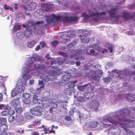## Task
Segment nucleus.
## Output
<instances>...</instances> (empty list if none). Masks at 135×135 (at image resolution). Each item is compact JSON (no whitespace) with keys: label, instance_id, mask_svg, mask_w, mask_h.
<instances>
[{"label":"nucleus","instance_id":"1","mask_svg":"<svg viewBox=\"0 0 135 135\" xmlns=\"http://www.w3.org/2000/svg\"><path fill=\"white\" fill-rule=\"evenodd\" d=\"M118 112L119 115H118V112L110 114L108 116H106L103 118V120L105 122H109L110 120H114L116 122H121L123 120L127 121V118L130 113L129 109L127 108L122 109L120 110Z\"/></svg>","mask_w":135,"mask_h":135},{"label":"nucleus","instance_id":"2","mask_svg":"<svg viewBox=\"0 0 135 135\" xmlns=\"http://www.w3.org/2000/svg\"><path fill=\"white\" fill-rule=\"evenodd\" d=\"M109 120L110 122L112 123L115 125L118 124L122 128H124V127L132 128H135V122L133 123V122L130 119L127 120V121L125 120L124 121L123 120L120 122L111 120Z\"/></svg>","mask_w":135,"mask_h":135},{"label":"nucleus","instance_id":"3","mask_svg":"<svg viewBox=\"0 0 135 135\" xmlns=\"http://www.w3.org/2000/svg\"><path fill=\"white\" fill-rule=\"evenodd\" d=\"M66 14V13H64L61 16H56L55 14L52 13L51 15V18H48L46 21L48 23H51L53 22V20L55 19L57 20L62 21L64 23H65L64 20L65 19Z\"/></svg>","mask_w":135,"mask_h":135},{"label":"nucleus","instance_id":"4","mask_svg":"<svg viewBox=\"0 0 135 135\" xmlns=\"http://www.w3.org/2000/svg\"><path fill=\"white\" fill-rule=\"evenodd\" d=\"M42 108L40 106H37L33 107L30 110L31 113L35 116H40L42 114Z\"/></svg>","mask_w":135,"mask_h":135},{"label":"nucleus","instance_id":"5","mask_svg":"<svg viewBox=\"0 0 135 135\" xmlns=\"http://www.w3.org/2000/svg\"><path fill=\"white\" fill-rule=\"evenodd\" d=\"M44 21H42L35 22L33 20H30L28 21L27 24L29 25L30 28L34 30L36 28V25H38L39 27H42L44 26Z\"/></svg>","mask_w":135,"mask_h":135},{"label":"nucleus","instance_id":"6","mask_svg":"<svg viewBox=\"0 0 135 135\" xmlns=\"http://www.w3.org/2000/svg\"><path fill=\"white\" fill-rule=\"evenodd\" d=\"M99 15H105L106 14L105 12H102L99 13V12H90L89 15H87L86 13H84L82 14V16L84 17V19L86 20L90 17Z\"/></svg>","mask_w":135,"mask_h":135},{"label":"nucleus","instance_id":"7","mask_svg":"<svg viewBox=\"0 0 135 135\" xmlns=\"http://www.w3.org/2000/svg\"><path fill=\"white\" fill-rule=\"evenodd\" d=\"M33 67L35 69L39 70L43 74H45L48 71L47 67L44 65H41L36 63L35 64Z\"/></svg>","mask_w":135,"mask_h":135},{"label":"nucleus","instance_id":"8","mask_svg":"<svg viewBox=\"0 0 135 135\" xmlns=\"http://www.w3.org/2000/svg\"><path fill=\"white\" fill-rule=\"evenodd\" d=\"M100 105L99 103L97 101L93 100L90 102L89 107L90 108L93 109L95 111H97Z\"/></svg>","mask_w":135,"mask_h":135},{"label":"nucleus","instance_id":"9","mask_svg":"<svg viewBox=\"0 0 135 135\" xmlns=\"http://www.w3.org/2000/svg\"><path fill=\"white\" fill-rule=\"evenodd\" d=\"M65 19L64 20L65 23H69L71 22H75L77 21L79 19L78 17L76 16H69V13H66Z\"/></svg>","mask_w":135,"mask_h":135},{"label":"nucleus","instance_id":"10","mask_svg":"<svg viewBox=\"0 0 135 135\" xmlns=\"http://www.w3.org/2000/svg\"><path fill=\"white\" fill-rule=\"evenodd\" d=\"M98 124V122L91 119L88 120L86 123V125L88 127L91 128L96 127Z\"/></svg>","mask_w":135,"mask_h":135},{"label":"nucleus","instance_id":"11","mask_svg":"<svg viewBox=\"0 0 135 135\" xmlns=\"http://www.w3.org/2000/svg\"><path fill=\"white\" fill-rule=\"evenodd\" d=\"M117 10V8H111L108 11V13L111 18L114 17L118 18L119 17V16L118 15H115Z\"/></svg>","mask_w":135,"mask_h":135},{"label":"nucleus","instance_id":"12","mask_svg":"<svg viewBox=\"0 0 135 135\" xmlns=\"http://www.w3.org/2000/svg\"><path fill=\"white\" fill-rule=\"evenodd\" d=\"M85 87L88 88H90L91 90H93L95 89L94 86H92L90 83H88L83 86H79L78 87V89L80 91H83Z\"/></svg>","mask_w":135,"mask_h":135},{"label":"nucleus","instance_id":"13","mask_svg":"<svg viewBox=\"0 0 135 135\" xmlns=\"http://www.w3.org/2000/svg\"><path fill=\"white\" fill-rule=\"evenodd\" d=\"M61 73V71L59 69H55L53 70L48 71V74L51 76L54 75H59Z\"/></svg>","mask_w":135,"mask_h":135},{"label":"nucleus","instance_id":"14","mask_svg":"<svg viewBox=\"0 0 135 135\" xmlns=\"http://www.w3.org/2000/svg\"><path fill=\"white\" fill-rule=\"evenodd\" d=\"M125 98L128 102H132L134 101L135 98L134 95L131 93H127L125 95Z\"/></svg>","mask_w":135,"mask_h":135},{"label":"nucleus","instance_id":"15","mask_svg":"<svg viewBox=\"0 0 135 135\" xmlns=\"http://www.w3.org/2000/svg\"><path fill=\"white\" fill-rule=\"evenodd\" d=\"M83 35H79V36L80 37L81 41L82 43L84 44L88 43L89 40V38L87 36H85L84 35V33H83Z\"/></svg>","mask_w":135,"mask_h":135},{"label":"nucleus","instance_id":"16","mask_svg":"<svg viewBox=\"0 0 135 135\" xmlns=\"http://www.w3.org/2000/svg\"><path fill=\"white\" fill-rule=\"evenodd\" d=\"M123 17L126 20H132L134 18V16L130 13H124Z\"/></svg>","mask_w":135,"mask_h":135},{"label":"nucleus","instance_id":"17","mask_svg":"<svg viewBox=\"0 0 135 135\" xmlns=\"http://www.w3.org/2000/svg\"><path fill=\"white\" fill-rule=\"evenodd\" d=\"M74 90L73 88H69L65 89L64 91V92L66 95H71Z\"/></svg>","mask_w":135,"mask_h":135},{"label":"nucleus","instance_id":"18","mask_svg":"<svg viewBox=\"0 0 135 135\" xmlns=\"http://www.w3.org/2000/svg\"><path fill=\"white\" fill-rule=\"evenodd\" d=\"M31 28H27L25 31L24 32V35L26 37H29L31 35L32 33V31Z\"/></svg>","mask_w":135,"mask_h":135},{"label":"nucleus","instance_id":"19","mask_svg":"<svg viewBox=\"0 0 135 135\" xmlns=\"http://www.w3.org/2000/svg\"><path fill=\"white\" fill-rule=\"evenodd\" d=\"M19 99H14L11 103V105L15 108H16L18 105V104L19 103Z\"/></svg>","mask_w":135,"mask_h":135},{"label":"nucleus","instance_id":"20","mask_svg":"<svg viewBox=\"0 0 135 135\" xmlns=\"http://www.w3.org/2000/svg\"><path fill=\"white\" fill-rule=\"evenodd\" d=\"M94 95L93 93L92 92L88 93H85L84 94V96L86 99H89L92 98Z\"/></svg>","mask_w":135,"mask_h":135},{"label":"nucleus","instance_id":"21","mask_svg":"<svg viewBox=\"0 0 135 135\" xmlns=\"http://www.w3.org/2000/svg\"><path fill=\"white\" fill-rule=\"evenodd\" d=\"M120 130L118 128H113L112 129L111 133L114 135H117L120 133Z\"/></svg>","mask_w":135,"mask_h":135},{"label":"nucleus","instance_id":"22","mask_svg":"<svg viewBox=\"0 0 135 135\" xmlns=\"http://www.w3.org/2000/svg\"><path fill=\"white\" fill-rule=\"evenodd\" d=\"M24 117L23 116L20 115L16 117L15 120L18 122H21L24 120Z\"/></svg>","mask_w":135,"mask_h":135},{"label":"nucleus","instance_id":"23","mask_svg":"<svg viewBox=\"0 0 135 135\" xmlns=\"http://www.w3.org/2000/svg\"><path fill=\"white\" fill-rule=\"evenodd\" d=\"M36 43L37 42L36 40H33L28 42L27 46L31 48L33 47Z\"/></svg>","mask_w":135,"mask_h":135},{"label":"nucleus","instance_id":"24","mask_svg":"<svg viewBox=\"0 0 135 135\" xmlns=\"http://www.w3.org/2000/svg\"><path fill=\"white\" fill-rule=\"evenodd\" d=\"M61 36L62 39L70 41L69 36V35L67 34H62L61 35Z\"/></svg>","mask_w":135,"mask_h":135},{"label":"nucleus","instance_id":"25","mask_svg":"<svg viewBox=\"0 0 135 135\" xmlns=\"http://www.w3.org/2000/svg\"><path fill=\"white\" fill-rule=\"evenodd\" d=\"M70 78V76L68 74H65L62 75V79L63 81H67Z\"/></svg>","mask_w":135,"mask_h":135},{"label":"nucleus","instance_id":"26","mask_svg":"<svg viewBox=\"0 0 135 135\" xmlns=\"http://www.w3.org/2000/svg\"><path fill=\"white\" fill-rule=\"evenodd\" d=\"M7 129V126L6 124H2L0 126V131L1 132H4Z\"/></svg>","mask_w":135,"mask_h":135},{"label":"nucleus","instance_id":"27","mask_svg":"<svg viewBox=\"0 0 135 135\" xmlns=\"http://www.w3.org/2000/svg\"><path fill=\"white\" fill-rule=\"evenodd\" d=\"M40 57L39 56L35 55H33L31 57V59L32 60L35 61H38Z\"/></svg>","mask_w":135,"mask_h":135},{"label":"nucleus","instance_id":"28","mask_svg":"<svg viewBox=\"0 0 135 135\" xmlns=\"http://www.w3.org/2000/svg\"><path fill=\"white\" fill-rule=\"evenodd\" d=\"M29 5L31 9V10L34 9L36 6V3L33 2H31Z\"/></svg>","mask_w":135,"mask_h":135},{"label":"nucleus","instance_id":"29","mask_svg":"<svg viewBox=\"0 0 135 135\" xmlns=\"http://www.w3.org/2000/svg\"><path fill=\"white\" fill-rule=\"evenodd\" d=\"M17 89L18 90V92H23L24 90V87L23 86L21 85L18 86L17 87Z\"/></svg>","mask_w":135,"mask_h":135},{"label":"nucleus","instance_id":"30","mask_svg":"<svg viewBox=\"0 0 135 135\" xmlns=\"http://www.w3.org/2000/svg\"><path fill=\"white\" fill-rule=\"evenodd\" d=\"M44 87V85H42L41 86H40V88H37L36 90H35V92H34V93L38 94H40L41 88H43Z\"/></svg>","mask_w":135,"mask_h":135},{"label":"nucleus","instance_id":"31","mask_svg":"<svg viewBox=\"0 0 135 135\" xmlns=\"http://www.w3.org/2000/svg\"><path fill=\"white\" fill-rule=\"evenodd\" d=\"M41 78L42 79L45 81H50L51 79V78L49 76L47 75L45 76H42Z\"/></svg>","mask_w":135,"mask_h":135},{"label":"nucleus","instance_id":"32","mask_svg":"<svg viewBox=\"0 0 135 135\" xmlns=\"http://www.w3.org/2000/svg\"><path fill=\"white\" fill-rule=\"evenodd\" d=\"M28 74H24L22 78L25 80H26L30 79L31 77V76L30 75H27Z\"/></svg>","mask_w":135,"mask_h":135},{"label":"nucleus","instance_id":"33","mask_svg":"<svg viewBox=\"0 0 135 135\" xmlns=\"http://www.w3.org/2000/svg\"><path fill=\"white\" fill-rule=\"evenodd\" d=\"M18 91L14 89H13L11 92V96L12 97H14L18 94Z\"/></svg>","mask_w":135,"mask_h":135},{"label":"nucleus","instance_id":"34","mask_svg":"<svg viewBox=\"0 0 135 135\" xmlns=\"http://www.w3.org/2000/svg\"><path fill=\"white\" fill-rule=\"evenodd\" d=\"M77 100L78 102H82L86 101V98L84 96L83 97H79L78 98Z\"/></svg>","mask_w":135,"mask_h":135},{"label":"nucleus","instance_id":"35","mask_svg":"<svg viewBox=\"0 0 135 135\" xmlns=\"http://www.w3.org/2000/svg\"><path fill=\"white\" fill-rule=\"evenodd\" d=\"M76 42L75 41H73L69 43L68 45H67V47L68 48H71L73 46L75 45L76 44Z\"/></svg>","mask_w":135,"mask_h":135},{"label":"nucleus","instance_id":"36","mask_svg":"<svg viewBox=\"0 0 135 135\" xmlns=\"http://www.w3.org/2000/svg\"><path fill=\"white\" fill-rule=\"evenodd\" d=\"M22 101L23 102L26 104H29L31 103L29 98H23L22 99Z\"/></svg>","mask_w":135,"mask_h":135},{"label":"nucleus","instance_id":"37","mask_svg":"<svg viewBox=\"0 0 135 135\" xmlns=\"http://www.w3.org/2000/svg\"><path fill=\"white\" fill-rule=\"evenodd\" d=\"M126 127H124V128H123L124 129V130L126 132H127V134H128V135H133V132L131 131H129L128 129H126L125 128Z\"/></svg>","mask_w":135,"mask_h":135},{"label":"nucleus","instance_id":"38","mask_svg":"<svg viewBox=\"0 0 135 135\" xmlns=\"http://www.w3.org/2000/svg\"><path fill=\"white\" fill-rule=\"evenodd\" d=\"M24 117L27 119H30L31 118V116L30 115L29 113L27 112L25 113Z\"/></svg>","mask_w":135,"mask_h":135},{"label":"nucleus","instance_id":"39","mask_svg":"<svg viewBox=\"0 0 135 135\" xmlns=\"http://www.w3.org/2000/svg\"><path fill=\"white\" fill-rule=\"evenodd\" d=\"M51 107L50 108V110L51 111L53 108H56L58 107V105L55 103H52L51 104Z\"/></svg>","mask_w":135,"mask_h":135},{"label":"nucleus","instance_id":"40","mask_svg":"<svg viewBox=\"0 0 135 135\" xmlns=\"http://www.w3.org/2000/svg\"><path fill=\"white\" fill-rule=\"evenodd\" d=\"M16 112L18 113L21 114L23 111V109L21 107H18L15 109Z\"/></svg>","mask_w":135,"mask_h":135},{"label":"nucleus","instance_id":"41","mask_svg":"<svg viewBox=\"0 0 135 135\" xmlns=\"http://www.w3.org/2000/svg\"><path fill=\"white\" fill-rule=\"evenodd\" d=\"M68 84V86L69 88H72L73 89H74V88L76 85L73 84V83L72 81L69 82Z\"/></svg>","mask_w":135,"mask_h":135},{"label":"nucleus","instance_id":"42","mask_svg":"<svg viewBox=\"0 0 135 135\" xmlns=\"http://www.w3.org/2000/svg\"><path fill=\"white\" fill-rule=\"evenodd\" d=\"M15 120V117L14 116H12L11 115H10L8 118V120L10 122H13Z\"/></svg>","mask_w":135,"mask_h":135},{"label":"nucleus","instance_id":"43","mask_svg":"<svg viewBox=\"0 0 135 135\" xmlns=\"http://www.w3.org/2000/svg\"><path fill=\"white\" fill-rule=\"evenodd\" d=\"M6 119L4 118H1L0 119V122L2 124H5L6 123Z\"/></svg>","mask_w":135,"mask_h":135},{"label":"nucleus","instance_id":"44","mask_svg":"<svg viewBox=\"0 0 135 135\" xmlns=\"http://www.w3.org/2000/svg\"><path fill=\"white\" fill-rule=\"evenodd\" d=\"M33 61H29L28 64L27 63H26V65L27 67H30L32 66L33 65Z\"/></svg>","mask_w":135,"mask_h":135},{"label":"nucleus","instance_id":"45","mask_svg":"<svg viewBox=\"0 0 135 135\" xmlns=\"http://www.w3.org/2000/svg\"><path fill=\"white\" fill-rule=\"evenodd\" d=\"M38 96L37 95L34 94L33 95L32 101L34 103L36 102V101L38 99Z\"/></svg>","mask_w":135,"mask_h":135},{"label":"nucleus","instance_id":"46","mask_svg":"<svg viewBox=\"0 0 135 135\" xmlns=\"http://www.w3.org/2000/svg\"><path fill=\"white\" fill-rule=\"evenodd\" d=\"M37 34L41 35L43 32V30L42 29H39L35 30Z\"/></svg>","mask_w":135,"mask_h":135},{"label":"nucleus","instance_id":"47","mask_svg":"<svg viewBox=\"0 0 135 135\" xmlns=\"http://www.w3.org/2000/svg\"><path fill=\"white\" fill-rule=\"evenodd\" d=\"M43 102V101L42 99H38L34 103L39 104H42Z\"/></svg>","mask_w":135,"mask_h":135},{"label":"nucleus","instance_id":"48","mask_svg":"<svg viewBox=\"0 0 135 135\" xmlns=\"http://www.w3.org/2000/svg\"><path fill=\"white\" fill-rule=\"evenodd\" d=\"M24 72V74H28L30 71V69L26 67H24L23 68Z\"/></svg>","mask_w":135,"mask_h":135},{"label":"nucleus","instance_id":"49","mask_svg":"<svg viewBox=\"0 0 135 135\" xmlns=\"http://www.w3.org/2000/svg\"><path fill=\"white\" fill-rule=\"evenodd\" d=\"M24 72V74H28L30 71V69L26 67H24L23 68Z\"/></svg>","mask_w":135,"mask_h":135},{"label":"nucleus","instance_id":"50","mask_svg":"<svg viewBox=\"0 0 135 135\" xmlns=\"http://www.w3.org/2000/svg\"><path fill=\"white\" fill-rule=\"evenodd\" d=\"M30 95L27 93H24L22 95L23 98H29Z\"/></svg>","mask_w":135,"mask_h":135},{"label":"nucleus","instance_id":"51","mask_svg":"<svg viewBox=\"0 0 135 135\" xmlns=\"http://www.w3.org/2000/svg\"><path fill=\"white\" fill-rule=\"evenodd\" d=\"M109 47L108 48V49H109L110 52L111 53L113 51V46L111 44H109Z\"/></svg>","mask_w":135,"mask_h":135},{"label":"nucleus","instance_id":"52","mask_svg":"<svg viewBox=\"0 0 135 135\" xmlns=\"http://www.w3.org/2000/svg\"><path fill=\"white\" fill-rule=\"evenodd\" d=\"M21 28V27L20 26H15L13 27V30L15 31H16L18 30H20Z\"/></svg>","mask_w":135,"mask_h":135},{"label":"nucleus","instance_id":"53","mask_svg":"<svg viewBox=\"0 0 135 135\" xmlns=\"http://www.w3.org/2000/svg\"><path fill=\"white\" fill-rule=\"evenodd\" d=\"M59 54L60 55L65 57H66L67 56V55L66 53L61 51L59 52Z\"/></svg>","mask_w":135,"mask_h":135},{"label":"nucleus","instance_id":"54","mask_svg":"<svg viewBox=\"0 0 135 135\" xmlns=\"http://www.w3.org/2000/svg\"><path fill=\"white\" fill-rule=\"evenodd\" d=\"M58 43V41L57 40H55L51 42V44L54 46L56 47Z\"/></svg>","mask_w":135,"mask_h":135},{"label":"nucleus","instance_id":"55","mask_svg":"<svg viewBox=\"0 0 135 135\" xmlns=\"http://www.w3.org/2000/svg\"><path fill=\"white\" fill-rule=\"evenodd\" d=\"M8 114V112L6 110L2 111L1 113V115L3 116H5Z\"/></svg>","mask_w":135,"mask_h":135},{"label":"nucleus","instance_id":"56","mask_svg":"<svg viewBox=\"0 0 135 135\" xmlns=\"http://www.w3.org/2000/svg\"><path fill=\"white\" fill-rule=\"evenodd\" d=\"M100 16V15H99ZM99 15H95V16H97L95 17L94 19V20L96 22H98L99 21V20H100V18L98 16Z\"/></svg>","mask_w":135,"mask_h":135},{"label":"nucleus","instance_id":"57","mask_svg":"<svg viewBox=\"0 0 135 135\" xmlns=\"http://www.w3.org/2000/svg\"><path fill=\"white\" fill-rule=\"evenodd\" d=\"M22 34L20 32H18L16 34V36L17 38H20L22 36Z\"/></svg>","mask_w":135,"mask_h":135},{"label":"nucleus","instance_id":"58","mask_svg":"<svg viewBox=\"0 0 135 135\" xmlns=\"http://www.w3.org/2000/svg\"><path fill=\"white\" fill-rule=\"evenodd\" d=\"M11 108L8 105H5V107H4V110L6 111H7L9 110Z\"/></svg>","mask_w":135,"mask_h":135},{"label":"nucleus","instance_id":"59","mask_svg":"<svg viewBox=\"0 0 135 135\" xmlns=\"http://www.w3.org/2000/svg\"><path fill=\"white\" fill-rule=\"evenodd\" d=\"M104 81L105 82H110V79L109 78H104Z\"/></svg>","mask_w":135,"mask_h":135},{"label":"nucleus","instance_id":"60","mask_svg":"<svg viewBox=\"0 0 135 135\" xmlns=\"http://www.w3.org/2000/svg\"><path fill=\"white\" fill-rule=\"evenodd\" d=\"M75 35L74 33H71L69 35V38L70 37H74L75 36Z\"/></svg>","mask_w":135,"mask_h":135},{"label":"nucleus","instance_id":"61","mask_svg":"<svg viewBox=\"0 0 135 135\" xmlns=\"http://www.w3.org/2000/svg\"><path fill=\"white\" fill-rule=\"evenodd\" d=\"M40 44L41 45V47L42 48L44 47L46 45L45 43L43 42H40Z\"/></svg>","mask_w":135,"mask_h":135},{"label":"nucleus","instance_id":"62","mask_svg":"<svg viewBox=\"0 0 135 135\" xmlns=\"http://www.w3.org/2000/svg\"><path fill=\"white\" fill-rule=\"evenodd\" d=\"M3 8L6 10H8L9 9V6H8L7 4H5L4 5Z\"/></svg>","mask_w":135,"mask_h":135},{"label":"nucleus","instance_id":"63","mask_svg":"<svg viewBox=\"0 0 135 135\" xmlns=\"http://www.w3.org/2000/svg\"><path fill=\"white\" fill-rule=\"evenodd\" d=\"M94 48L95 50H98V51H99L100 52H101V49L99 47L97 46H95L94 47Z\"/></svg>","mask_w":135,"mask_h":135},{"label":"nucleus","instance_id":"64","mask_svg":"<svg viewBox=\"0 0 135 135\" xmlns=\"http://www.w3.org/2000/svg\"><path fill=\"white\" fill-rule=\"evenodd\" d=\"M128 72L130 74V75H135V71H129Z\"/></svg>","mask_w":135,"mask_h":135}]
</instances>
